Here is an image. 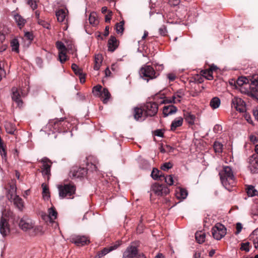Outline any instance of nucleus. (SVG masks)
Instances as JSON below:
<instances>
[{
  "instance_id": "393cba45",
  "label": "nucleus",
  "mask_w": 258,
  "mask_h": 258,
  "mask_svg": "<svg viewBox=\"0 0 258 258\" xmlns=\"http://www.w3.org/2000/svg\"><path fill=\"white\" fill-rule=\"evenodd\" d=\"M183 118L181 117H178L175 118L172 122L170 125V130L171 131H175L177 127H179L182 125Z\"/></svg>"
},
{
  "instance_id": "2eb2a0df",
  "label": "nucleus",
  "mask_w": 258,
  "mask_h": 258,
  "mask_svg": "<svg viewBox=\"0 0 258 258\" xmlns=\"http://www.w3.org/2000/svg\"><path fill=\"white\" fill-rule=\"evenodd\" d=\"M138 254V249L136 246H130L127 247L123 253L122 258H134Z\"/></svg>"
},
{
  "instance_id": "6e6d98bb",
  "label": "nucleus",
  "mask_w": 258,
  "mask_h": 258,
  "mask_svg": "<svg viewBox=\"0 0 258 258\" xmlns=\"http://www.w3.org/2000/svg\"><path fill=\"white\" fill-rule=\"evenodd\" d=\"M249 138L250 142L253 143L258 142V135H250Z\"/></svg>"
},
{
  "instance_id": "20e7f679",
  "label": "nucleus",
  "mask_w": 258,
  "mask_h": 258,
  "mask_svg": "<svg viewBox=\"0 0 258 258\" xmlns=\"http://www.w3.org/2000/svg\"><path fill=\"white\" fill-rule=\"evenodd\" d=\"M58 188L59 190V196L62 199L65 198L72 199L73 198H71V197L74 195L76 191V187L72 183L59 185Z\"/></svg>"
},
{
  "instance_id": "473e14b6",
  "label": "nucleus",
  "mask_w": 258,
  "mask_h": 258,
  "mask_svg": "<svg viewBox=\"0 0 258 258\" xmlns=\"http://www.w3.org/2000/svg\"><path fill=\"white\" fill-rule=\"evenodd\" d=\"M102 62V57L101 54H97L95 56V64L94 66V69L98 71L99 70L100 67Z\"/></svg>"
},
{
  "instance_id": "052dcab7",
  "label": "nucleus",
  "mask_w": 258,
  "mask_h": 258,
  "mask_svg": "<svg viewBox=\"0 0 258 258\" xmlns=\"http://www.w3.org/2000/svg\"><path fill=\"white\" fill-rule=\"evenodd\" d=\"M180 0H169V3L171 6H176L180 4Z\"/></svg>"
},
{
  "instance_id": "09e8293b",
  "label": "nucleus",
  "mask_w": 258,
  "mask_h": 258,
  "mask_svg": "<svg viewBox=\"0 0 258 258\" xmlns=\"http://www.w3.org/2000/svg\"><path fill=\"white\" fill-rule=\"evenodd\" d=\"M72 69L76 75H80L82 73V70L75 63L72 64Z\"/></svg>"
},
{
  "instance_id": "e433bc0d",
  "label": "nucleus",
  "mask_w": 258,
  "mask_h": 258,
  "mask_svg": "<svg viewBox=\"0 0 258 258\" xmlns=\"http://www.w3.org/2000/svg\"><path fill=\"white\" fill-rule=\"evenodd\" d=\"M220 100L217 97H214L210 101V106L213 109H216L218 108L220 105Z\"/></svg>"
},
{
  "instance_id": "39448f33",
  "label": "nucleus",
  "mask_w": 258,
  "mask_h": 258,
  "mask_svg": "<svg viewBox=\"0 0 258 258\" xmlns=\"http://www.w3.org/2000/svg\"><path fill=\"white\" fill-rule=\"evenodd\" d=\"M150 192L151 195L154 194L156 196L163 197L169 193V189L166 185L155 183L152 185Z\"/></svg>"
},
{
  "instance_id": "8fccbe9b",
  "label": "nucleus",
  "mask_w": 258,
  "mask_h": 258,
  "mask_svg": "<svg viewBox=\"0 0 258 258\" xmlns=\"http://www.w3.org/2000/svg\"><path fill=\"white\" fill-rule=\"evenodd\" d=\"M37 23L38 24H39L40 25H41L45 28H46L47 29H50L49 24L48 22L45 21L44 20H41L40 19H38Z\"/></svg>"
},
{
  "instance_id": "58836bf2",
  "label": "nucleus",
  "mask_w": 258,
  "mask_h": 258,
  "mask_svg": "<svg viewBox=\"0 0 258 258\" xmlns=\"http://www.w3.org/2000/svg\"><path fill=\"white\" fill-rule=\"evenodd\" d=\"M201 73L203 76L205 77L209 80H212L213 79V73L208 70H202Z\"/></svg>"
},
{
  "instance_id": "423d86ee",
  "label": "nucleus",
  "mask_w": 258,
  "mask_h": 258,
  "mask_svg": "<svg viewBox=\"0 0 258 258\" xmlns=\"http://www.w3.org/2000/svg\"><path fill=\"white\" fill-rule=\"evenodd\" d=\"M213 237L217 240H220L226 234V228L222 224L217 223L212 229Z\"/></svg>"
},
{
  "instance_id": "c9c22d12",
  "label": "nucleus",
  "mask_w": 258,
  "mask_h": 258,
  "mask_svg": "<svg viewBox=\"0 0 258 258\" xmlns=\"http://www.w3.org/2000/svg\"><path fill=\"white\" fill-rule=\"evenodd\" d=\"M6 132L11 135H14L16 131V126L12 123L8 122L5 124Z\"/></svg>"
},
{
  "instance_id": "c03bdc74",
  "label": "nucleus",
  "mask_w": 258,
  "mask_h": 258,
  "mask_svg": "<svg viewBox=\"0 0 258 258\" xmlns=\"http://www.w3.org/2000/svg\"><path fill=\"white\" fill-rule=\"evenodd\" d=\"M185 118L186 121L190 124H192L194 123V121L195 119V116L193 114H191L189 113H187L185 115Z\"/></svg>"
},
{
  "instance_id": "a19ab883",
  "label": "nucleus",
  "mask_w": 258,
  "mask_h": 258,
  "mask_svg": "<svg viewBox=\"0 0 258 258\" xmlns=\"http://www.w3.org/2000/svg\"><path fill=\"white\" fill-rule=\"evenodd\" d=\"M250 239L252 240L254 247L257 248L258 247V236L255 231L250 235Z\"/></svg>"
},
{
  "instance_id": "6e6552de",
  "label": "nucleus",
  "mask_w": 258,
  "mask_h": 258,
  "mask_svg": "<svg viewBox=\"0 0 258 258\" xmlns=\"http://www.w3.org/2000/svg\"><path fill=\"white\" fill-rule=\"evenodd\" d=\"M42 163L41 168V173L42 175L45 177L47 176L48 180L50 175V169L52 165L51 161L46 157H44L41 160Z\"/></svg>"
},
{
  "instance_id": "69168bd1",
  "label": "nucleus",
  "mask_w": 258,
  "mask_h": 258,
  "mask_svg": "<svg viewBox=\"0 0 258 258\" xmlns=\"http://www.w3.org/2000/svg\"><path fill=\"white\" fill-rule=\"evenodd\" d=\"M25 36L29 40H32L33 39L32 34L29 32H27L25 33Z\"/></svg>"
},
{
  "instance_id": "f03ea898",
  "label": "nucleus",
  "mask_w": 258,
  "mask_h": 258,
  "mask_svg": "<svg viewBox=\"0 0 258 258\" xmlns=\"http://www.w3.org/2000/svg\"><path fill=\"white\" fill-rule=\"evenodd\" d=\"M7 199L13 202L14 205L20 210H22L24 207V202L23 200L16 195V187L14 185H11L10 189L7 194Z\"/></svg>"
},
{
  "instance_id": "603ef678",
  "label": "nucleus",
  "mask_w": 258,
  "mask_h": 258,
  "mask_svg": "<svg viewBox=\"0 0 258 258\" xmlns=\"http://www.w3.org/2000/svg\"><path fill=\"white\" fill-rule=\"evenodd\" d=\"M249 242H246L245 243H241L240 249L242 250H244L246 252H248L249 251Z\"/></svg>"
},
{
  "instance_id": "5701e85b",
  "label": "nucleus",
  "mask_w": 258,
  "mask_h": 258,
  "mask_svg": "<svg viewBox=\"0 0 258 258\" xmlns=\"http://www.w3.org/2000/svg\"><path fill=\"white\" fill-rule=\"evenodd\" d=\"M187 191L184 188L179 187L176 190L175 196L178 199L184 200L187 197Z\"/></svg>"
},
{
  "instance_id": "de8ad7c7",
  "label": "nucleus",
  "mask_w": 258,
  "mask_h": 258,
  "mask_svg": "<svg viewBox=\"0 0 258 258\" xmlns=\"http://www.w3.org/2000/svg\"><path fill=\"white\" fill-rule=\"evenodd\" d=\"M163 179H164L165 182L169 185H172L173 184V178L172 175L165 176H163Z\"/></svg>"
},
{
  "instance_id": "4d7b16f0",
  "label": "nucleus",
  "mask_w": 258,
  "mask_h": 258,
  "mask_svg": "<svg viewBox=\"0 0 258 258\" xmlns=\"http://www.w3.org/2000/svg\"><path fill=\"white\" fill-rule=\"evenodd\" d=\"M154 135L155 136L157 137H163L164 135V133L163 130L158 129L154 131Z\"/></svg>"
},
{
  "instance_id": "2f4dec72",
  "label": "nucleus",
  "mask_w": 258,
  "mask_h": 258,
  "mask_svg": "<svg viewBox=\"0 0 258 258\" xmlns=\"http://www.w3.org/2000/svg\"><path fill=\"white\" fill-rule=\"evenodd\" d=\"M89 21L90 24L93 26L97 25L99 23L97 13L95 12L91 13L89 15Z\"/></svg>"
},
{
  "instance_id": "4468645a",
  "label": "nucleus",
  "mask_w": 258,
  "mask_h": 258,
  "mask_svg": "<svg viewBox=\"0 0 258 258\" xmlns=\"http://www.w3.org/2000/svg\"><path fill=\"white\" fill-rule=\"evenodd\" d=\"M34 222L30 219L22 218L19 222L20 227L25 232L31 233Z\"/></svg>"
},
{
  "instance_id": "0eeeda50",
  "label": "nucleus",
  "mask_w": 258,
  "mask_h": 258,
  "mask_svg": "<svg viewBox=\"0 0 258 258\" xmlns=\"http://www.w3.org/2000/svg\"><path fill=\"white\" fill-rule=\"evenodd\" d=\"M145 117L153 116L155 115L158 110V105L155 102H147L144 106Z\"/></svg>"
},
{
  "instance_id": "9b49d317",
  "label": "nucleus",
  "mask_w": 258,
  "mask_h": 258,
  "mask_svg": "<svg viewBox=\"0 0 258 258\" xmlns=\"http://www.w3.org/2000/svg\"><path fill=\"white\" fill-rule=\"evenodd\" d=\"M6 211H2V217L0 220V233L3 236L7 235L10 231V227L8 222L4 218L6 216L5 214Z\"/></svg>"
},
{
  "instance_id": "bb28decb",
  "label": "nucleus",
  "mask_w": 258,
  "mask_h": 258,
  "mask_svg": "<svg viewBox=\"0 0 258 258\" xmlns=\"http://www.w3.org/2000/svg\"><path fill=\"white\" fill-rule=\"evenodd\" d=\"M99 97H101L104 103H106L110 98V94L107 89L103 88Z\"/></svg>"
},
{
  "instance_id": "cd10ccee",
  "label": "nucleus",
  "mask_w": 258,
  "mask_h": 258,
  "mask_svg": "<svg viewBox=\"0 0 258 258\" xmlns=\"http://www.w3.org/2000/svg\"><path fill=\"white\" fill-rule=\"evenodd\" d=\"M120 244L119 241H117L113 245L110 246L108 247H105L101 251L103 255H105L107 254L109 252L111 251L114 249H116Z\"/></svg>"
},
{
  "instance_id": "f3484780",
  "label": "nucleus",
  "mask_w": 258,
  "mask_h": 258,
  "mask_svg": "<svg viewBox=\"0 0 258 258\" xmlns=\"http://www.w3.org/2000/svg\"><path fill=\"white\" fill-rule=\"evenodd\" d=\"M133 115L135 119L137 121L144 120L147 117H145L144 108L135 107L133 111Z\"/></svg>"
},
{
  "instance_id": "864d4df0",
  "label": "nucleus",
  "mask_w": 258,
  "mask_h": 258,
  "mask_svg": "<svg viewBox=\"0 0 258 258\" xmlns=\"http://www.w3.org/2000/svg\"><path fill=\"white\" fill-rule=\"evenodd\" d=\"M27 4L30 5L32 10H35L37 8L36 2L33 0H28Z\"/></svg>"
},
{
  "instance_id": "774afa93",
  "label": "nucleus",
  "mask_w": 258,
  "mask_h": 258,
  "mask_svg": "<svg viewBox=\"0 0 258 258\" xmlns=\"http://www.w3.org/2000/svg\"><path fill=\"white\" fill-rule=\"evenodd\" d=\"M253 115L257 120H258V109L254 110L253 111Z\"/></svg>"
},
{
  "instance_id": "1a4fd4ad",
  "label": "nucleus",
  "mask_w": 258,
  "mask_h": 258,
  "mask_svg": "<svg viewBox=\"0 0 258 258\" xmlns=\"http://www.w3.org/2000/svg\"><path fill=\"white\" fill-rule=\"evenodd\" d=\"M70 241L78 246L87 245L90 243V240L86 236L79 235H73L70 238Z\"/></svg>"
},
{
  "instance_id": "7ed1b4c3",
  "label": "nucleus",
  "mask_w": 258,
  "mask_h": 258,
  "mask_svg": "<svg viewBox=\"0 0 258 258\" xmlns=\"http://www.w3.org/2000/svg\"><path fill=\"white\" fill-rule=\"evenodd\" d=\"M139 75L142 78L149 81L150 80L156 78L159 74L151 66L144 65L140 69Z\"/></svg>"
},
{
  "instance_id": "412c9836",
  "label": "nucleus",
  "mask_w": 258,
  "mask_h": 258,
  "mask_svg": "<svg viewBox=\"0 0 258 258\" xmlns=\"http://www.w3.org/2000/svg\"><path fill=\"white\" fill-rule=\"evenodd\" d=\"M177 111V108L176 106L169 105L165 106L163 109V114L164 117H167L169 115L175 113Z\"/></svg>"
},
{
  "instance_id": "f704fd0d",
  "label": "nucleus",
  "mask_w": 258,
  "mask_h": 258,
  "mask_svg": "<svg viewBox=\"0 0 258 258\" xmlns=\"http://www.w3.org/2000/svg\"><path fill=\"white\" fill-rule=\"evenodd\" d=\"M15 20L18 26L21 28L24 26L26 23V20L24 19L21 15L17 14L15 15Z\"/></svg>"
},
{
  "instance_id": "6ab92c4d",
  "label": "nucleus",
  "mask_w": 258,
  "mask_h": 258,
  "mask_svg": "<svg viewBox=\"0 0 258 258\" xmlns=\"http://www.w3.org/2000/svg\"><path fill=\"white\" fill-rule=\"evenodd\" d=\"M185 95V91L184 89H179L172 96V100H171L170 102H173V103H179L181 101V99Z\"/></svg>"
},
{
  "instance_id": "5fc2aeb1",
  "label": "nucleus",
  "mask_w": 258,
  "mask_h": 258,
  "mask_svg": "<svg viewBox=\"0 0 258 258\" xmlns=\"http://www.w3.org/2000/svg\"><path fill=\"white\" fill-rule=\"evenodd\" d=\"M159 32L161 36H165L167 34V29L164 25L162 26L159 29Z\"/></svg>"
},
{
  "instance_id": "49530a36",
  "label": "nucleus",
  "mask_w": 258,
  "mask_h": 258,
  "mask_svg": "<svg viewBox=\"0 0 258 258\" xmlns=\"http://www.w3.org/2000/svg\"><path fill=\"white\" fill-rule=\"evenodd\" d=\"M247 81V79L246 77H241L238 78L237 80L236 83L238 86H242V85L245 84L247 85L246 82Z\"/></svg>"
},
{
  "instance_id": "f8f14e48",
  "label": "nucleus",
  "mask_w": 258,
  "mask_h": 258,
  "mask_svg": "<svg viewBox=\"0 0 258 258\" xmlns=\"http://www.w3.org/2000/svg\"><path fill=\"white\" fill-rule=\"evenodd\" d=\"M231 106L239 112H244L246 111V106L244 101L241 98L234 97L232 100Z\"/></svg>"
},
{
  "instance_id": "a18cd8bd",
  "label": "nucleus",
  "mask_w": 258,
  "mask_h": 258,
  "mask_svg": "<svg viewBox=\"0 0 258 258\" xmlns=\"http://www.w3.org/2000/svg\"><path fill=\"white\" fill-rule=\"evenodd\" d=\"M213 147L215 152L221 153L222 151L223 145L219 142H215L214 144Z\"/></svg>"
},
{
  "instance_id": "72a5a7b5",
  "label": "nucleus",
  "mask_w": 258,
  "mask_h": 258,
  "mask_svg": "<svg viewBox=\"0 0 258 258\" xmlns=\"http://www.w3.org/2000/svg\"><path fill=\"white\" fill-rule=\"evenodd\" d=\"M195 237L199 243H202L205 241L206 234L203 231L197 232L195 234Z\"/></svg>"
},
{
  "instance_id": "79ce46f5",
  "label": "nucleus",
  "mask_w": 258,
  "mask_h": 258,
  "mask_svg": "<svg viewBox=\"0 0 258 258\" xmlns=\"http://www.w3.org/2000/svg\"><path fill=\"white\" fill-rule=\"evenodd\" d=\"M42 187L43 188L42 194L43 198L45 199L48 200L50 197L48 187L44 183L42 184Z\"/></svg>"
},
{
  "instance_id": "4c0bfd02",
  "label": "nucleus",
  "mask_w": 258,
  "mask_h": 258,
  "mask_svg": "<svg viewBox=\"0 0 258 258\" xmlns=\"http://www.w3.org/2000/svg\"><path fill=\"white\" fill-rule=\"evenodd\" d=\"M124 21H121L119 23H117L115 25V30L117 34H122L124 31Z\"/></svg>"
},
{
  "instance_id": "a211bd4d",
  "label": "nucleus",
  "mask_w": 258,
  "mask_h": 258,
  "mask_svg": "<svg viewBox=\"0 0 258 258\" xmlns=\"http://www.w3.org/2000/svg\"><path fill=\"white\" fill-rule=\"evenodd\" d=\"M12 98L15 101L18 106L21 107L23 104V101L21 99L20 93L16 87L12 88Z\"/></svg>"
},
{
  "instance_id": "f257e3e1",
  "label": "nucleus",
  "mask_w": 258,
  "mask_h": 258,
  "mask_svg": "<svg viewBox=\"0 0 258 258\" xmlns=\"http://www.w3.org/2000/svg\"><path fill=\"white\" fill-rule=\"evenodd\" d=\"M221 182L223 186L230 191L235 184V177L230 167L223 166L219 173Z\"/></svg>"
},
{
  "instance_id": "aec40b11",
  "label": "nucleus",
  "mask_w": 258,
  "mask_h": 258,
  "mask_svg": "<svg viewBox=\"0 0 258 258\" xmlns=\"http://www.w3.org/2000/svg\"><path fill=\"white\" fill-rule=\"evenodd\" d=\"M250 172L252 173H258V157H251L249 159V165L248 166Z\"/></svg>"
},
{
  "instance_id": "ea45409f",
  "label": "nucleus",
  "mask_w": 258,
  "mask_h": 258,
  "mask_svg": "<svg viewBox=\"0 0 258 258\" xmlns=\"http://www.w3.org/2000/svg\"><path fill=\"white\" fill-rule=\"evenodd\" d=\"M11 46L12 51L19 52V43L17 39H14L12 40Z\"/></svg>"
},
{
  "instance_id": "338daca9",
  "label": "nucleus",
  "mask_w": 258,
  "mask_h": 258,
  "mask_svg": "<svg viewBox=\"0 0 258 258\" xmlns=\"http://www.w3.org/2000/svg\"><path fill=\"white\" fill-rule=\"evenodd\" d=\"M112 15V12H109L108 13V14L105 16V22H110V20L111 19Z\"/></svg>"
},
{
  "instance_id": "dca6fc26",
  "label": "nucleus",
  "mask_w": 258,
  "mask_h": 258,
  "mask_svg": "<svg viewBox=\"0 0 258 258\" xmlns=\"http://www.w3.org/2000/svg\"><path fill=\"white\" fill-rule=\"evenodd\" d=\"M248 93L252 97L258 96V78L252 81L249 85Z\"/></svg>"
},
{
  "instance_id": "b1692460",
  "label": "nucleus",
  "mask_w": 258,
  "mask_h": 258,
  "mask_svg": "<svg viewBox=\"0 0 258 258\" xmlns=\"http://www.w3.org/2000/svg\"><path fill=\"white\" fill-rule=\"evenodd\" d=\"M68 11L63 9L58 10L55 13V15L57 18V21L59 22H62L65 20L67 16Z\"/></svg>"
},
{
  "instance_id": "9d476101",
  "label": "nucleus",
  "mask_w": 258,
  "mask_h": 258,
  "mask_svg": "<svg viewBox=\"0 0 258 258\" xmlns=\"http://www.w3.org/2000/svg\"><path fill=\"white\" fill-rule=\"evenodd\" d=\"M56 46L59 50V59L61 63H64L67 60L66 53L68 49H70L69 46L67 48L63 42L57 41ZM72 49V46L70 47Z\"/></svg>"
},
{
  "instance_id": "13d9d810",
  "label": "nucleus",
  "mask_w": 258,
  "mask_h": 258,
  "mask_svg": "<svg viewBox=\"0 0 258 258\" xmlns=\"http://www.w3.org/2000/svg\"><path fill=\"white\" fill-rule=\"evenodd\" d=\"M236 231L235 232V234L237 235L241 232V231L242 230V224L239 222L237 223L236 225Z\"/></svg>"
},
{
  "instance_id": "4be33fe9",
  "label": "nucleus",
  "mask_w": 258,
  "mask_h": 258,
  "mask_svg": "<svg viewBox=\"0 0 258 258\" xmlns=\"http://www.w3.org/2000/svg\"><path fill=\"white\" fill-rule=\"evenodd\" d=\"M118 41L114 36H111L108 41V50L110 51H114L118 47Z\"/></svg>"
},
{
  "instance_id": "ddd939ff",
  "label": "nucleus",
  "mask_w": 258,
  "mask_h": 258,
  "mask_svg": "<svg viewBox=\"0 0 258 258\" xmlns=\"http://www.w3.org/2000/svg\"><path fill=\"white\" fill-rule=\"evenodd\" d=\"M87 170L84 167H73L70 172V176L72 178L83 177L87 174Z\"/></svg>"
},
{
  "instance_id": "c756f323",
  "label": "nucleus",
  "mask_w": 258,
  "mask_h": 258,
  "mask_svg": "<svg viewBox=\"0 0 258 258\" xmlns=\"http://www.w3.org/2000/svg\"><path fill=\"white\" fill-rule=\"evenodd\" d=\"M246 192L249 197L258 196V191L251 185H246Z\"/></svg>"
},
{
  "instance_id": "0e129e2a",
  "label": "nucleus",
  "mask_w": 258,
  "mask_h": 258,
  "mask_svg": "<svg viewBox=\"0 0 258 258\" xmlns=\"http://www.w3.org/2000/svg\"><path fill=\"white\" fill-rule=\"evenodd\" d=\"M41 216L43 220L45 221H49V215L44 212H42Z\"/></svg>"
},
{
  "instance_id": "a878e982",
  "label": "nucleus",
  "mask_w": 258,
  "mask_h": 258,
  "mask_svg": "<svg viewBox=\"0 0 258 258\" xmlns=\"http://www.w3.org/2000/svg\"><path fill=\"white\" fill-rule=\"evenodd\" d=\"M164 175L162 174V171L159 170L157 168H153L152 172H151V176L152 177L157 180H162L163 178V176Z\"/></svg>"
},
{
  "instance_id": "e2e57ef3",
  "label": "nucleus",
  "mask_w": 258,
  "mask_h": 258,
  "mask_svg": "<svg viewBox=\"0 0 258 258\" xmlns=\"http://www.w3.org/2000/svg\"><path fill=\"white\" fill-rule=\"evenodd\" d=\"M167 78L170 81H173L176 79V75L173 73H169L167 74Z\"/></svg>"
},
{
  "instance_id": "680f3d73",
  "label": "nucleus",
  "mask_w": 258,
  "mask_h": 258,
  "mask_svg": "<svg viewBox=\"0 0 258 258\" xmlns=\"http://www.w3.org/2000/svg\"><path fill=\"white\" fill-rule=\"evenodd\" d=\"M88 170H90L92 171H96L97 170V166L95 164L93 163H90L88 164Z\"/></svg>"
},
{
  "instance_id": "3c124183",
  "label": "nucleus",
  "mask_w": 258,
  "mask_h": 258,
  "mask_svg": "<svg viewBox=\"0 0 258 258\" xmlns=\"http://www.w3.org/2000/svg\"><path fill=\"white\" fill-rule=\"evenodd\" d=\"M172 167V164L170 162L164 163L161 167L162 170L164 171L168 170Z\"/></svg>"
},
{
  "instance_id": "7c9ffc66",
  "label": "nucleus",
  "mask_w": 258,
  "mask_h": 258,
  "mask_svg": "<svg viewBox=\"0 0 258 258\" xmlns=\"http://www.w3.org/2000/svg\"><path fill=\"white\" fill-rule=\"evenodd\" d=\"M48 215L49 217V222L53 223V220L56 219L57 216V213L53 207L48 209Z\"/></svg>"
},
{
  "instance_id": "37998d69",
  "label": "nucleus",
  "mask_w": 258,
  "mask_h": 258,
  "mask_svg": "<svg viewBox=\"0 0 258 258\" xmlns=\"http://www.w3.org/2000/svg\"><path fill=\"white\" fill-rule=\"evenodd\" d=\"M102 91V86L100 85L94 86L92 89V93L95 96L99 97Z\"/></svg>"
},
{
  "instance_id": "bf43d9fd",
  "label": "nucleus",
  "mask_w": 258,
  "mask_h": 258,
  "mask_svg": "<svg viewBox=\"0 0 258 258\" xmlns=\"http://www.w3.org/2000/svg\"><path fill=\"white\" fill-rule=\"evenodd\" d=\"M0 153L3 158L6 159L7 157V152L3 146V147L0 148Z\"/></svg>"
},
{
  "instance_id": "c85d7f7f",
  "label": "nucleus",
  "mask_w": 258,
  "mask_h": 258,
  "mask_svg": "<svg viewBox=\"0 0 258 258\" xmlns=\"http://www.w3.org/2000/svg\"><path fill=\"white\" fill-rule=\"evenodd\" d=\"M44 233L43 230V227L41 226H35V223L33 225V227L32 228V230L30 235L34 236L37 234H42Z\"/></svg>"
}]
</instances>
